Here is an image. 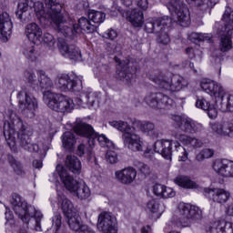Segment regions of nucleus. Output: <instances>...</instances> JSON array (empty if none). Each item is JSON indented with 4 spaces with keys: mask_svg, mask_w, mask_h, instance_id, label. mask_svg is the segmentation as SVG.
Instances as JSON below:
<instances>
[{
    "mask_svg": "<svg viewBox=\"0 0 233 233\" xmlns=\"http://www.w3.org/2000/svg\"><path fill=\"white\" fill-rule=\"evenodd\" d=\"M136 72H137V67H136L134 64H130L128 60H126L118 64L116 67V77L120 79V81H124L127 84L132 83Z\"/></svg>",
    "mask_w": 233,
    "mask_h": 233,
    "instance_id": "14",
    "label": "nucleus"
},
{
    "mask_svg": "<svg viewBox=\"0 0 233 233\" xmlns=\"http://www.w3.org/2000/svg\"><path fill=\"white\" fill-rule=\"evenodd\" d=\"M200 87L204 92L209 94V96H214V97H220L221 101H223V97H225V89L221 85L208 79H204L200 83Z\"/></svg>",
    "mask_w": 233,
    "mask_h": 233,
    "instance_id": "19",
    "label": "nucleus"
},
{
    "mask_svg": "<svg viewBox=\"0 0 233 233\" xmlns=\"http://www.w3.org/2000/svg\"><path fill=\"white\" fill-rule=\"evenodd\" d=\"M179 221L182 227H190L194 221L203 218V211L198 206L187 203L178 205Z\"/></svg>",
    "mask_w": 233,
    "mask_h": 233,
    "instance_id": "7",
    "label": "nucleus"
},
{
    "mask_svg": "<svg viewBox=\"0 0 233 233\" xmlns=\"http://www.w3.org/2000/svg\"><path fill=\"white\" fill-rule=\"evenodd\" d=\"M214 36L212 34L208 33H191L188 35V38L193 43L199 42V41H208V43H212V38Z\"/></svg>",
    "mask_w": 233,
    "mask_h": 233,
    "instance_id": "40",
    "label": "nucleus"
},
{
    "mask_svg": "<svg viewBox=\"0 0 233 233\" xmlns=\"http://www.w3.org/2000/svg\"><path fill=\"white\" fill-rule=\"evenodd\" d=\"M167 8L170 14L177 15L176 22L180 26H188L190 25V12L181 0H169Z\"/></svg>",
    "mask_w": 233,
    "mask_h": 233,
    "instance_id": "9",
    "label": "nucleus"
},
{
    "mask_svg": "<svg viewBox=\"0 0 233 233\" xmlns=\"http://www.w3.org/2000/svg\"><path fill=\"white\" fill-rule=\"evenodd\" d=\"M62 143L66 150H72L76 146V135L70 131H66L62 136Z\"/></svg>",
    "mask_w": 233,
    "mask_h": 233,
    "instance_id": "37",
    "label": "nucleus"
},
{
    "mask_svg": "<svg viewBox=\"0 0 233 233\" xmlns=\"http://www.w3.org/2000/svg\"><path fill=\"white\" fill-rule=\"evenodd\" d=\"M54 5H59V0H44L42 10H50Z\"/></svg>",
    "mask_w": 233,
    "mask_h": 233,
    "instance_id": "60",
    "label": "nucleus"
},
{
    "mask_svg": "<svg viewBox=\"0 0 233 233\" xmlns=\"http://www.w3.org/2000/svg\"><path fill=\"white\" fill-rule=\"evenodd\" d=\"M73 28H75L76 34H83L84 32L92 34L96 32L97 25L92 24V21L88 20V18L82 16L78 19V24H75Z\"/></svg>",
    "mask_w": 233,
    "mask_h": 233,
    "instance_id": "25",
    "label": "nucleus"
},
{
    "mask_svg": "<svg viewBox=\"0 0 233 233\" xmlns=\"http://www.w3.org/2000/svg\"><path fill=\"white\" fill-rule=\"evenodd\" d=\"M199 128V124L196 123L191 118L184 119V124L182 125V127L180 130H183V132H189L190 134L194 132H198Z\"/></svg>",
    "mask_w": 233,
    "mask_h": 233,
    "instance_id": "41",
    "label": "nucleus"
},
{
    "mask_svg": "<svg viewBox=\"0 0 233 233\" xmlns=\"http://www.w3.org/2000/svg\"><path fill=\"white\" fill-rule=\"evenodd\" d=\"M175 183L178 185V187H182V188H196V187H198V184L187 176L177 177L175 178Z\"/></svg>",
    "mask_w": 233,
    "mask_h": 233,
    "instance_id": "38",
    "label": "nucleus"
},
{
    "mask_svg": "<svg viewBox=\"0 0 233 233\" xmlns=\"http://www.w3.org/2000/svg\"><path fill=\"white\" fill-rule=\"evenodd\" d=\"M37 76L38 78L36 80V84L35 85V88L37 90H44V94L45 90H48L50 88H52V86H54V83L52 82V79H50V77H48V76H46V73H45V71L43 70H38L37 71Z\"/></svg>",
    "mask_w": 233,
    "mask_h": 233,
    "instance_id": "28",
    "label": "nucleus"
},
{
    "mask_svg": "<svg viewBox=\"0 0 233 233\" xmlns=\"http://www.w3.org/2000/svg\"><path fill=\"white\" fill-rule=\"evenodd\" d=\"M198 6H202L203 8H212L216 6V1L214 0H200L198 3H195Z\"/></svg>",
    "mask_w": 233,
    "mask_h": 233,
    "instance_id": "54",
    "label": "nucleus"
},
{
    "mask_svg": "<svg viewBox=\"0 0 233 233\" xmlns=\"http://www.w3.org/2000/svg\"><path fill=\"white\" fill-rule=\"evenodd\" d=\"M210 106V103L205 98H198L196 102V106L198 108H201L202 110H208Z\"/></svg>",
    "mask_w": 233,
    "mask_h": 233,
    "instance_id": "52",
    "label": "nucleus"
},
{
    "mask_svg": "<svg viewBox=\"0 0 233 233\" xmlns=\"http://www.w3.org/2000/svg\"><path fill=\"white\" fill-rule=\"evenodd\" d=\"M172 25V18L163 16L157 20L146 23V32L147 34H156L157 35V43L160 45H168L170 36H168V28Z\"/></svg>",
    "mask_w": 233,
    "mask_h": 233,
    "instance_id": "5",
    "label": "nucleus"
},
{
    "mask_svg": "<svg viewBox=\"0 0 233 233\" xmlns=\"http://www.w3.org/2000/svg\"><path fill=\"white\" fill-rule=\"evenodd\" d=\"M57 48L63 57H66L72 61L81 60V50L76 45H70L63 38L58 39Z\"/></svg>",
    "mask_w": 233,
    "mask_h": 233,
    "instance_id": "13",
    "label": "nucleus"
},
{
    "mask_svg": "<svg viewBox=\"0 0 233 233\" xmlns=\"http://www.w3.org/2000/svg\"><path fill=\"white\" fill-rule=\"evenodd\" d=\"M97 228L103 233H117V219L109 212H102L98 216Z\"/></svg>",
    "mask_w": 233,
    "mask_h": 233,
    "instance_id": "12",
    "label": "nucleus"
},
{
    "mask_svg": "<svg viewBox=\"0 0 233 233\" xmlns=\"http://www.w3.org/2000/svg\"><path fill=\"white\" fill-rule=\"evenodd\" d=\"M206 111L208 112V116L210 119H216L218 117V109L213 105H211Z\"/></svg>",
    "mask_w": 233,
    "mask_h": 233,
    "instance_id": "62",
    "label": "nucleus"
},
{
    "mask_svg": "<svg viewBox=\"0 0 233 233\" xmlns=\"http://www.w3.org/2000/svg\"><path fill=\"white\" fill-rule=\"evenodd\" d=\"M173 136L176 139H178L180 143L186 147H188L189 148H201V147H203V142H201V140L196 137H191L185 134H181L179 131L174 133Z\"/></svg>",
    "mask_w": 233,
    "mask_h": 233,
    "instance_id": "26",
    "label": "nucleus"
},
{
    "mask_svg": "<svg viewBox=\"0 0 233 233\" xmlns=\"http://www.w3.org/2000/svg\"><path fill=\"white\" fill-rule=\"evenodd\" d=\"M210 128L214 134L218 136H224L228 137H233V123L224 122V123H212L210 124Z\"/></svg>",
    "mask_w": 233,
    "mask_h": 233,
    "instance_id": "24",
    "label": "nucleus"
},
{
    "mask_svg": "<svg viewBox=\"0 0 233 233\" xmlns=\"http://www.w3.org/2000/svg\"><path fill=\"white\" fill-rule=\"evenodd\" d=\"M214 156V150L206 148L203 149L201 152H199L196 156V161H198V163H201V161H205V159H209V157H212Z\"/></svg>",
    "mask_w": 233,
    "mask_h": 233,
    "instance_id": "46",
    "label": "nucleus"
},
{
    "mask_svg": "<svg viewBox=\"0 0 233 233\" xmlns=\"http://www.w3.org/2000/svg\"><path fill=\"white\" fill-rule=\"evenodd\" d=\"M58 203L60 204L61 210L66 218L78 212L77 208L74 207L72 200L66 198V197H60Z\"/></svg>",
    "mask_w": 233,
    "mask_h": 233,
    "instance_id": "31",
    "label": "nucleus"
},
{
    "mask_svg": "<svg viewBox=\"0 0 233 233\" xmlns=\"http://www.w3.org/2000/svg\"><path fill=\"white\" fill-rule=\"evenodd\" d=\"M44 101L48 108L55 112H72L74 110V100L62 94L54 93L50 90L44 93Z\"/></svg>",
    "mask_w": 233,
    "mask_h": 233,
    "instance_id": "6",
    "label": "nucleus"
},
{
    "mask_svg": "<svg viewBox=\"0 0 233 233\" xmlns=\"http://www.w3.org/2000/svg\"><path fill=\"white\" fill-rule=\"evenodd\" d=\"M12 28H14V24H12V19L8 13L5 12L0 15V39L6 43L8 37L12 35Z\"/></svg>",
    "mask_w": 233,
    "mask_h": 233,
    "instance_id": "21",
    "label": "nucleus"
},
{
    "mask_svg": "<svg viewBox=\"0 0 233 233\" xmlns=\"http://www.w3.org/2000/svg\"><path fill=\"white\" fill-rule=\"evenodd\" d=\"M43 41L51 50H54L56 48V38H54V35H50L49 33H45L43 35Z\"/></svg>",
    "mask_w": 233,
    "mask_h": 233,
    "instance_id": "49",
    "label": "nucleus"
},
{
    "mask_svg": "<svg viewBox=\"0 0 233 233\" xmlns=\"http://www.w3.org/2000/svg\"><path fill=\"white\" fill-rule=\"evenodd\" d=\"M171 119L175 123L176 127H178V128H182L183 124L185 123V119H187V117H183L178 115H173L171 116Z\"/></svg>",
    "mask_w": 233,
    "mask_h": 233,
    "instance_id": "55",
    "label": "nucleus"
},
{
    "mask_svg": "<svg viewBox=\"0 0 233 233\" xmlns=\"http://www.w3.org/2000/svg\"><path fill=\"white\" fill-rule=\"evenodd\" d=\"M18 99L21 110H23L24 114H30L32 117L35 108H37V100L28 96V93L25 90L18 93Z\"/></svg>",
    "mask_w": 233,
    "mask_h": 233,
    "instance_id": "16",
    "label": "nucleus"
},
{
    "mask_svg": "<svg viewBox=\"0 0 233 233\" xmlns=\"http://www.w3.org/2000/svg\"><path fill=\"white\" fill-rule=\"evenodd\" d=\"M11 205L13 207L14 212L18 216V218L23 221V223L30 222V218L35 219V230L36 232L41 231V219H43V213L35 210L33 206H28V203L21 198V196L15 194L11 199Z\"/></svg>",
    "mask_w": 233,
    "mask_h": 233,
    "instance_id": "2",
    "label": "nucleus"
},
{
    "mask_svg": "<svg viewBox=\"0 0 233 233\" xmlns=\"http://www.w3.org/2000/svg\"><path fill=\"white\" fill-rule=\"evenodd\" d=\"M7 159H8L9 165L15 170V174H17V176H23L24 172H23V167L21 166V163L15 160V158L12 155H8Z\"/></svg>",
    "mask_w": 233,
    "mask_h": 233,
    "instance_id": "42",
    "label": "nucleus"
},
{
    "mask_svg": "<svg viewBox=\"0 0 233 233\" xmlns=\"http://www.w3.org/2000/svg\"><path fill=\"white\" fill-rule=\"evenodd\" d=\"M176 196V191L172 187H167L164 186V191L162 193V198H174Z\"/></svg>",
    "mask_w": 233,
    "mask_h": 233,
    "instance_id": "59",
    "label": "nucleus"
},
{
    "mask_svg": "<svg viewBox=\"0 0 233 233\" xmlns=\"http://www.w3.org/2000/svg\"><path fill=\"white\" fill-rule=\"evenodd\" d=\"M76 233H96L90 227L87 225L80 226V228L76 231Z\"/></svg>",
    "mask_w": 233,
    "mask_h": 233,
    "instance_id": "64",
    "label": "nucleus"
},
{
    "mask_svg": "<svg viewBox=\"0 0 233 233\" xmlns=\"http://www.w3.org/2000/svg\"><path fill=\"white\" fill-rule=\"evenodd\" d=\"M127 21L131 23L135 28H141L145 23V17L143 15V11L139 9H133L127 14Z\"/></svg>",
    "mask_w": 233,
    "mask_h": 233,
    "instance_id": "29",
    "label": "nucleus"
},
{
    "mask_svg": "<svg viewBox=\"0 0 233 233\" xmlns=\"http://www.w3.org/2000/svg\"><path fill=\"white\" fill-rule=\"evenodd\" d=\"M66 218L67 219V223H68L69 228L72 230H75L76 233L83 226V225H81V217H79V211H76V213L68 215Z\"/></svg>",
    "mask_w": 233,
    "mask_h": 233,
    "instance_id": "35",
    "label": "nucleus"
},
{
    "mask_svg": "<svg viewBox=\"0 0 233 233\" xmlns=\"http://www.w3.org/2000/svg\"><path fill=\"white\" fill-rule=\"evenodd\" d=\"M145 102L147 105L150 106L151 108L170 110V108L176 106V102L163 93H149L146 96Z\"/></svg>",
    "mask_w": 233,
    "mask_h": 233,
    "instance_id": "10",
    "label": "nucleus"
},
{
    "mask_svg": "<svg viewBox=\"0 0 233 233\" xmlns=\"http://www.w3.org/2000/svg\"><path fill=\"white\" fill-rule=\"evenodd\" d=\"M221 228L224 227L223 233H233V223L232 222H227L225 220H222Z\"/></svg>",
    "mask_w": 233,
    "mask_h": 233,
    "instance_id": "61",
    "label": "nucleus"
},
{
    "mask_svg": "<svg viewBox=\"0 0 233 233\" xmlns=\"http://www.w3.org/2000/svg\"><path fill=\"white\" fill-rule=\"evenodd\" d=\"M25 35L29 41H39L43 35V30L35 23L28 24L25 26Z\"/></svg>",
    "mask_w": 233,
    "mask_h": 233,
    "instance_id": "30",
    "label": "nucleus"
},
{
    "mask_svg": "<svg viewBox=\"0 0 233 233\" xmlns=\"http://www.w3.org/2000/svg\"><path fill=\"white\" fill-rule=\"evenodd\" d=\"M204 192L205 196L212 199L215 203H227L230 199V191L225 188H206Z\"/></svg>",
    "mask_w": 233,
    "mask_h": 233,
    "instance_id": "20",
    "label": "nucleus"
},
{
    "mask_svg": "<svg viewBox=\"0 0 233 233\" xmlns=\"http://www.w3.org/2000/svg\"><path fill=\"white\" fill-rule=\"evenodd\" d=\"M73 130L76 136L86 137L89 147L96 146V130H94V127L90 124L84 122L77 123L73 127Z\"/></svg>",
    "mask_w": 233,
    "mask_h": 233,
    "instance_id": "15",
    "label": "nucleus"
},
{
    "mask_svg": "<svg viewBox=\"0 0 233 233\" xmlns=\"http://www.w3.org/2000/svg\"><path fill=\"white\" fill-rule=\"evenodd\" d=\"M138 128L142 134L153 137V139H157L161 134L156 125L148 121L138 122Z\"/></svg>",
    "mask_w": 233,
    "mask_h": 233,
    "instance_id": "27",
    "label": "nucleus"
},
{
    "mask_svg": "<svg viewBox=\"0 0 233 233\" xmlns=\"http://www.w3.org/2000/svg\"><path fill=\"white\" fill-rule=\"evenodd\" d=\"M103 37H105L106 39H110L111 41H114V39H116V37H117V31H116L113 28L107 29L103 34Z\"/></svg>",
    "mask_w": 233,
    "mask_h": 233,
    "instance_id": "56",
    "label": "nucleus"
},
{
    "mask_svg": "<svg viewBox=\"0 0 233 233\" xmlns=\"http://www.w3.org/2000/svg\"><path fill=\"white\" fill-rule=\"evenodd\" d=\"M92 147L94 146H89V147H85V144H80L76 151L77 156L82 157V156H85V154H86L90 157V156H92Z\"/></svg>",
    "mask_w": 233,
    "mask_h": 233,
    "instance_id": "50",
    "label": "nucleus"
},
{
    "mask_svg": "<svg viewBox=\"0 0 233 233\" xmlns=\"http://www.w3.org/2000/svg\"><path fill=\"white\" fill-rule=\"evenodd\" d=\"M66 165L74 174H79L81 172V161H79V158L76 156H67Z\"/></svg>",
    "mask_w": 233,
    "mask_h": 233,
    "instance_id": "33",
    "label": "nucleus"
},
{
    "mask_svg": "<svg viewBox=\"0 0 233 233\" xmlns=\"http://www.w3.org/2000/svg\"><path fill=\"white\" fill-rule=\"evenodd\" d=\"M85 97L86 99L87 105H89L90 106H94V103H96L97 96H96L95 93H87L85 95Z\"/></svg>",
    "mask_w": 233,
    "mask_h": 233,
    "instance_id": "58",
    "label": "nucleus"
},
{
    "mask_svg": "<svg viewBox=\"0 0 233 233\" xmlns=\"http://www.w3.org/2000/svg\"><path fill=\"white\" fill-rule=\"evenodd\" d=\"M223 220L213 222L211 225L206 228L207 232L210 233H223L225 227L221 228Z\"/></svg>",
    "mask_w": 233,
    "mask_h": 233,
    "instance_id": "45",
    "label": "nucleus"
},
{
    "mask_svg": "<svg viewBox=\"0 0 233 233\" xmlns=\"http://www.w3.org/2000/svg\"><path fill=\"white\" fill-rule=\"evenodd\" d=\"M24 55L27 59H30L31 61H35V47L29 46L24 51Z\"/></svg>",
    "mask_w": 233,
    "mask_h": 233,
    "instance_id": "53",
    "label": "nucleus"
},
{
    "mask_svg": "<svg viewBox=\"0 0 233 233\" xmlns=\"http://www.w3.org/2000/svg\"><path fill=\"white\" fill-rule=\"evenodd\" d=\"M164 190H165V186H163L161 184H156L153 187V192H154V194H156V196H161V198H162Z\"/></svg>",
    "mask_w": 233,
    "mask_h": 233,
    "instance_id": "63",
    "label": "nucleus"
},
{
    "mask_svg": "<svg viewBox=\"0 0 233 233\" xmlns=\"http://www.w3.org/2000/svg\"><path fill=\"white\" fill-rule=\"evenodd\" d=\"M56 85L63 92L69 90L70 92H80L81 80L74 76L60 75L56 79Z\"/></svg>",
    "mask_w": 233,
    "mask_h": 233,
    "instance_id": "11",
    "label": "nucleus"
},
{
    "mask_svg": "<svg viewBox=\"0 0 233 233\" xmlns=\"http://www.w3.org/2000/svg\"><path fill=\"white\" fill-rule=\"evenodd\" d=\"M96 139L98 141L101 147H108V145H110V140L106 137V136L99 135L97 132H96L95 141Z\"/></svg>",
    "mask_w": 233,
    "mask_h": 233,
    "instance_id": "51",
    "label": "nucleus"
},
{
    "mask_svg": "<svg viewBox=\"0 0 233 233\" xmlns=\"http://www.w3.org/2000/svg\"><path fill=\"white\" fill-rule=\"evenodd\" d=\"M117 181L123 185H130L134 182L136 177L137 176V171L134 167H126L124 169L118 170L115 173Z\"/></svg>",
    "mask_w": 233,
    "mask_h": 233,
    "instance_id": "22",
    "label": "nucleus"
},
{
    "mask_svg": "<svg viewBox=\"0 0 233 233\" xmlns=\"http://www.w3.org/2000/svg\"><path fill=\"white\" fill-rule=\"evenodd\" d=\"M24 77L27 83L32 86V88H35V85L37 84V79H35V74L32 70H26L24 73Z\"/></svg>",
    "mask_w": 233,
    "mask_h": 233,
    "instance_id": "48",
    "label": "nucleus"
},
{
    "mask_svg": "<svg viewBox=\"0 0 233 233\" xmlns=\"http://www.w3.org/2000/svg\"><path fill=\"white\" fill-rule=\"evenodd\" d=\"M222 32L223 34L220 35L219 50L220 52H229V50H232L233 35H230L224 31Z\"/></svg>",
    "mask_w": 233,
    "mask_h": 233,
    "instance_id": "34",
    "label": "nucleus"
},
{
    "mask_svg": "<svg viewBox=\"0 0 233 233\" xmlns=\"http://www.w3.org/2000/svg\"><path fill=\"white\" fill-rule=\"evenodd\" d=\"M56 171L58 173V176L60 177L62 183L64 184V187H66V190H68V192H70L71 194H74L77 190V187L81 183L74 179V177L70 176L65 170V168H63V166L61 165L56 166Z\"/></svg>",
    "mask_w": 233,
    "mask_h": 233,
    "instance_id": "18",
    "label": "nucleus"
},
{
    "mask_svg": "<svg viewBox=\"0 0 233 233\" xmlns=\"http://www.w3.org/2000/svg\"><path fill=\"white\" fill-rule=\"evenodd\" d=\"M155 152L160 154L162 157L172 161V142L169 140H157L154 145Z\"/></svg>",
    "mask_w": 233,
    "mask_h": 233,
    "instance_id": "23",
    "label": "nucleus"
},
{
    "mask_svg": "<svg viewBox=\"0 0 233 233\" xmlns=\"http://www.w3.org/2000/svg\"><path fill=\"white\" fill-rule=\"evenodd\" d=\"M35 12L37 17L51 21L58 34H62L65 37L73 38L76 35L74 25L72 27L65 25V16L61 13V4L54 5L51 8L43 10V2H35L34 4Z\"/></svg>",
    "mask_w": 233,
    "mask_h": 233,
    "instance_id": "1",
    "label": "nucleus"
},
{
    "mask_svg": "<svg viewBox=\"0 0 233 233\" xmlns=\"http://www.w3.org/2000/svg\"><path fill=\"white\" fill-rule=\"evenodd\" d=\"M78 199H88L90 198V187L85 183H80L76 190L73 193Z\"/></svg>",
    "mask_w": 233,
    "mask_h": 233,
    "instance_id": "39",
    "label": "nucleus"
},
{
    "mask_svg": "<svg viewBox=\"0 0 233 233\" xmlns=\"http://www.w3.org/2000/svg\"><path fill=\"white\" fill-rule=\"evenodd\" d=\"M24 1L25 2H20L18 4L17 10L15 12L16 17H18L22 22L28 21V19H30V17H28V15H30V13H28V9L30 8L28 6V3L31 1Z\"/></svg>",
    "mask_w": 233,
    "mask_h": 233,
    "instance_id": "32",
    "label": "nucleus"
},
{
    "mask_svg": "<svg viewBox=\"0 0 233 233\" xmlns=\"http://www.w3.org/2000/svg\"><path fill=\"white\" fill-rule=\"evenodd\" d=\"M106 159L108 161V163H111V165L117 163V153L114 151L107 152L106 155Z\"/></svg>",
    "mask_w": 233,
    "mask_h": 233,
    "instance_id": "57",
    "label": "nucleus"
},
{
    "mask_svg": "<svg viewBox=\"0 0 233 233\" xmlns=\"http://www.w3.org/2000/svg\"><path fill=\"white\" fill-rule=\"evenodd\" d=\"M4 136L7 141L9 147H15V130L9 128H4Z\"/></svg>",
    "mask_w": 233,
    "mask_h": 233,
    "instance_id": "44",
    "label": "nucleus"
},
{
    "mask_svg": "<svg viewBox=\"0 0 233 233\" xmlns=\"http://www.w3.org/2000/svg\"><path fill=\"white\" fill-rule=\"evenodd\" d=\"M213 170L223 177H233V161L216 159L212 164Z\"/></svg>",
    "mask_w": 233,
    "mask_h": 233,
    "instance_id": "17",
    "label": "nucleus"
},
{
    "mask_svg": "<svg viewBox=\"0 0 233 233\" xmlns=\"http://www.w3.org/2000/svg\"><path fill=\"white\" fill-rule=\"evenodd\" d=\"M175 149L179 157V161H187L188 159V153L187 149L183 147V146L179 145L178 142H175Z\"/></svg>",
    "mask_w": 233,
    "mask_h": 233,
    "instance_id": "47",
    "label": "nucleus"
},
{
    "mask_svg": "<svg viewBox=\"0 0 233 233\" xmlns=\"http://www.w3.org/2000/svg\"><path fill=\"white\" fill-rule=\"evenodd\" d=\"M110 126L122 132V140L124 146L132 150V152H143V140L136 133H132V127L125 121H112Z\"/></svg>",
    "mask_w": 233,
    "mask_h": 233,
    "instance_id": "4",
    "label": "nucleus"
},
{
    "mask_svg": "<svg viewBox=\"0 0 233 233\" xmlns=\"http://www.w3.org/2000/svg\"><path fill=\"white\" fill-rule=\"evenodd\" d=\"M150 79L164 90H169V92H179L183 88V78L181 76H167L163 73H159L155 76H151Z\"/></svg>",
    "mask_w": 233,
    "mask_h": 233,
    "instance_id": "8",
    "label": "nucleus"
},
{
    "mask_svg": "<svg viewBox=\"0 0 233 233\" xmlns=\"http://www.w3.org/2000/svg\"><path fill=\"white\" fill-rule=\"evenodd\" d=\"M147 208L149 212H152V214H157L158 216H161L163 210H161V204H159V200L157 199H151L147 203Z\"/></svg>",
    "mask_w": 233,
    "mask_h": 233,
    "instance_id": "43",
    "label": "nucleus"
},
{
    "mask_svg": "<svg viewBox=\"0 0 233 233\" xmlns=\"http://www.w3.org/2000/svg\"><path fill=\"white\" fill-rule=\"evenodd\" d=\"M106 15L101 11L90 10L88 12V19L92 25H96V28L101 23L105 21Z\"/></svg>",
    "mask_w": 233,
    "mask_h": 233,
    "instance_id": "36",
    "label": "nucleus"
},
{
    "mask_svg": "<svg viewBox=\"0 0 233 233\" xmlns=\"http://www.w3.org/2000/svg\"><path fill=\"white\" fill-rule=\"evenodd\" d=\"M15 124L18 128L17 136L20 147L28 152H40L42 156H46V152L50 148L48 143L40 142L39 144H33L32 138H30V130H28L26 124L23 123L21 117L17 116Z\"/></svg>",
    "mask_w": 233,
    "mask_h": 233,
    "instance_id": "3",
    "label": "nucleus"
}]
</instances>
